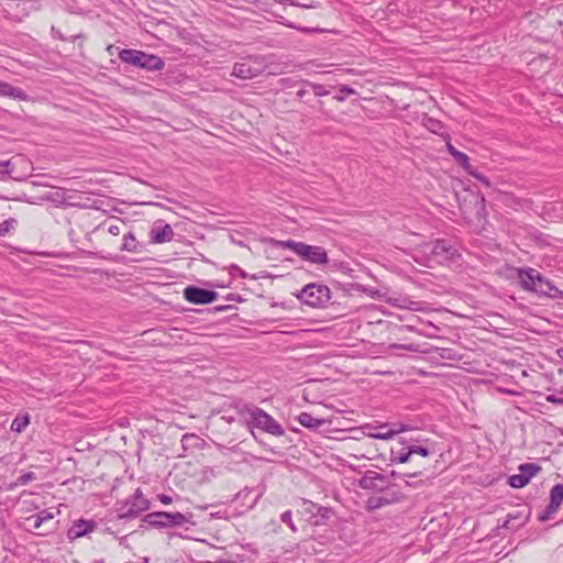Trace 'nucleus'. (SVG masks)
Wrapping results in <instances>:
<instances>
[{"instance_id": "obj_1", "label": "nucleus", "mask_w": 563, "mask_h": 563, "mask_svg": "<svg viewBox=\"0 0 563 563\" xmlns=\"http://www.w3.org/2000/svg\"><path fill=\"white\" fill-rule=\"evenodd\" d=\"M274 245L290 250L303 261L317 266H325L329 263L328 253L322 246L309 245L294 240L274 241Z\"/></svg>"}, {"instance_id": "obj_35", "label": "nucleus", "mask_w": 563, "mask_h": 563, "mask_svg": "<svg viewBox=\"0 0 563 563\" xmlns=\"http://www.w3.org/2000/svg\"><path fill=\"white\" fill-rule=\"evenodd\" d=\"M556 511H552L551 510V506L548 505V507L545 508L544 511H542L540 515H539V520L544 522L547 520H549Z\"/></svg>"}, {"instance_id": "obj_46", "label": "nucleus", "mask_w": 563, "mask_h": 563, "mask_svg": "<svg viewBox=\"0 0 563 563\" xmlns=\"http://www.w3.org/2000/svg\"><path fill=\"white\" fill-rule=\"evenodd\" d=\"M194 438V435L186 434L183 437V441H187L188 439Z\"/></svg>"}, {"instance_id": "obj_10", "label": "nucleus", "mask_w": 563, "mask_h": 563, "mask_svg": "<svg viewBox=\"0 0 563 563\" xmlns=\"http://www.w3.org/2000/svg\"><path fill=\"white\" fill-rule=\"evenodd\" d=\"M430 256L433 262L444 264L454 260L457 256V251L446 242L439 240L431 245Z\"/></svg>"}, {"instance_id": "obj_23", "label": "nucleus", "mask_w": 563, "mask_h": 563, "mask_svg": "<svg viewBox=\"0 0 563 563\" xmlns=\"http://www.w3.org/2000/svg\"><path fill=\"white\" fill-rule=\"evenodd\" d=\"M541 471V467L538 464L534 463H526L521 464L519 466V472L527 477V479L530 482V479L536 476Z\"/></svg>"}, {"instance_id": "obj_40", "label": "nucleus", "mask_w": 563, "mask_h": 563, "mask_svg": "<svg viewBox=\"0 0 563 563\" xmlns=\"http://www.w3.org/2000/svg\"><path fill=\"white\" fill-rule=\"evenodd\" d=\"M157 498L164 505H169L173 501L172 497L165 494H159Z\"/></svg>"}, {"instance_id": "obj_48", "label": "nucleus", "mask_w": 563, "mask_h": 563, "mask_svg": "<svg viewBox=\"0 0 563 563\" xmlns=\"http://www.w3.org/2000/svg\"><path fill=\"white\" fill-rule=\"evenodd\" d=\"M96 563H102V562H96Z\"/></svg>"}, {"instance_id": "obj_2", "label": "nucleus", "mask_w": 563, "mask_h": 563, "mask_svg": "<svg viewBox=\"0 0 563 563\" xmlns=\"http://www.w3.org/2000/svg\"><path fill=\"white\" fill-rule=\"evenodd\" d=\"M517 277L521 287L525 290L533 291L539 295L554 297L552 291L560 292L549 280L542 277V275L534 268H519L517 271Z\"/></svg>"}, {"instance_id": "obj_7", "label": "nucleus", "mask_w": 563, "mask_h": 563, "mask_svg": "<svg viewBox=\"0 0 563 563\" xmlns=\"http://www.w3.org/2000/svg\"><path fill=\"white\" fill-rule=\"evenodd\" d=\"M150 508V501L143 496L142 490L137 488L135 493L125 501L121 508L120 518H135L141 512Z\"/></svg>"}, {"instance_id": "obj_36", "label": "nucleus", "mask_w": 563, "mask_h": 563, "mask_svg": "<svg viewBox=\"0 0 563 563\" xmlns=\"http://www.w3.org/2000/svg\"><path fill=\"white\" fill-rule=\"evenodd\" d=\"M312 91L316 96H327L329 93L328 90L322 85L313 84L311 85Z\"/></svg>"}, {"instance_id": "obj_20", "label": "nucleus", "mask_w": 563, "mask_h": 563, "mask_svg": "<svg viewBox=\"0 0 563 563\" xmlns=\"http://www.w3.org/2000/svg\"><path fill=\"white\" fill-rule=\"evenodd\" d=\"M121 251L130 253H136L139 251V242L136 241L133 232H128L123 235Z\"/></svg>"}, {"instance_id": "obj_26", "label": "nucleus", "mask_w": 563, "mask_h": 563, "mask_svg": "<svg viewBox=\"0 0 563 563\" xmlns=\"http://www.w3.org/2000/svg\"><path fill=\"white\" fill-rule=\"evenodd\" d=\"M387 504H389V500L384 497H375L368 499V508L371 509H377Z\"/></svg>"}, {"instance_id": "obj_27", "label": "nucleus", "mask_w": 563, "mask_h": 563, "mask_svg": "<svg viewBox=\"0 0 563 563\" xmlns=\"http://www.w3.org/2000/svg\"><path fill=\"white\" fill-rule=\"evenodd\" d=\"M16 224V220L13 218H10L5 220L4 222L0 223V235H3L8 233L10 230L14 228Z\"/></svg>"}, {"instance_id": "obj_42", "label": "nucleus", "mask_w": 563, "mask_h": 563, "mask_svg": "<svg viewBox=\"0 0 563 563\" xmlns=\"http://www.w3.org/2000/svg\"><path fill=\"white\" fill-rule=\"evenodd\" d=\"M53 36L59 40H64V36L62 35L59 30H56L55 27H52Z\"/></svg>"}, {"instance_id": "obj_30", "label": "nucleus", "mask_w": 563, "mask_h": 563, "mask_svg": "<svg viewBox=\"0 0 563 563\" xmlns=\"http://www.w3.org/2000/svg\"><path fill=\"white\" fill-rule=\"evenodd\" d=\"M545 400L551 404L563 405V388L559 390L556 395H548Z\"/></svg>"}, {"instance_id": "obj_3", "label": "nucleus", "mask_w": 563, "mask_h": 563, "mask_svg": "<svg viewBox=\"0 0 563 563\" xmlns=\"http://www.w3.org/2000/svg\"><path fill=\"white\" fill-rule=\"evenodd\" d=\"M119 58L123 63L137 66L150 71L162 70L165 66V62L159 56L137 49H122L119 53Z\"/></svg>"}, {"instance_id": "obj_24", "label": "nucleus", "mask_w": 563, "mask_h": 563, "mask_svg": "<svg viewBox=\"0 0 563 563\" xmlns=\"http://www.w3.org/2000/svg\"><path fill=\"white\" fill-rule=\"evenodd\" d=\"M529 481L521 473L509 476L508 484L514 488L525 487Z\"/></svg>"}, {"instance_id": "obj_34", "label": "nucleus", "mask_w": 563, "mask_h": 563, "mask_svg": "<svg viewBox=\"0 0 563 563\" xmlns=\"http://www.w3.org/2000/svg\"><path fill=\"white\" fill-rule=\"evenodd\" d=\"M423 124L433 132H435L437 129L440 128V122L431 118H424Z\"/></svg>"}, {"instance_id": "obj_18", "label": "nucleus", "mask_w": 563, "mask_h": 563, "mask_svg": "<svg viewBox=\"0 0 563 563\" xmlns=\"http://www.w3.org/2000/svg\"><path fill=\"white\" fill-rule=\"evenodd\" d=\"M393 463H408L412 460V454L410 452L409 446L401 448L399 450H391V457Z\"/></svg>"}, {"instance_id": "obj_14", "label": "nucleus", "mask_w": 563, "mask_h": 563, "mask_svg": "<svg viewBox=\"0 0 563 563\" xmlns=\"http://www.w3.org/2000/svg\"><path fill=\"white\" fill-rule=\"evenodd\" d=\"M298 421L302 427L308 429H318L319 427L329 422L325 419L316 418L309 412H301L298 416Z\"/></svg>"}, {"instance_id": "obj_41", "label": "nucleus", "mask_w": 563, "mask_h": 563, "mask_svg": "<svg viewBox=\"0 0 563 563\" xmlns=\"http://www.w3.org/2000/svg\"><path fill=\"white\" fill-rule=\"evenodd\" d=\"M422 484H423V482H422V481H419V482H415V483H413V482H410V481H408V479H405V485H406L407 487H418V486H420V485H422Z\"/></svg>"}, {"instance_id": "obj_6", "label": "nucleus", "mask_w": 563, "mask_h": 563, "mask_svg": "<svg viewBox=\"0 0 563 563\" xmlns=\"http://www.w3.org/2000/svg\"><path fill=\"white\" fill-rule=\"evenodd\" d=\"M298 298L310 307H322L330 300L331 291L325 285L312 283L301 289Z\"/></svg>"}, {"instance_id": "obj_16", "label": "nucleus", "mask_w": 563, "mask_h": 563, "mask_svg": "<svg viewBox=\"0 0 563 563\" xmlns=\"http://www.w3.org/2000/svg\"><path fill=\"white\" fill-rule=\"evenodd\" d=\"M563 503V484H555L550 490V503L552 511H558Z\"/></svg>"}, {"instance_id": "obj_47", "label": "nucleus", "mask_w": 563, "mask_h": 563, "mask_svg": "<svg viewBox=\"0 0 563 563\" xmlns=\"http://www.w3.org/2000/svg\"><path fill=\"white\" fill-rule=\"evenodd\" d=\"M558 354H559V356H560V357L562 358V361H563V349L558 350Z\"/></svg>"}, {"instance_id": "obj_25", "label": "nucleus", "mask_w": 563, "mask_h": 563, "mask_svg": "<svg viewBox=\"0 0 563 563\" xmlns=\"http://www.w3.org/2000/svg\"><path fill=\"white\" fill-rule=\"evenodd\" d=\"M15 164V161L8 159V161H0V177L4 175H11L13 173V165Z\"/></svg>"}, {"instance_id": "obj_43", "label": "nucleus", "mask_w": 563, "mask_h": 563, "mask_svg": "<svg viewBox=\"0 0 563 563\" xmlns=\"http://www.w3.org/2000/svg\"><path fill=\"white\" fill-rule=\"evenodd\" d=\"M334 99H335L336 101H339V102H342V101H344V100H345V97H344V96H342V95H336V96H334Z\"/></svg>"}, {"instance_id": "obj_13", "label": "nucleus", "mask_w": 563, "mask_h": 563, "mask_svg": "<svg viewBox=\"0 0 563 563\" xmlns=\"http://www.w3.org/2000/svg\"><path fill=\"white\" fill-rule=\"evenodd\" d=\"M0 97H8L14 100H27V95L20 88L8 82L0 81Z\"/></svg>"}, {"instance_id": "obj_45", "label": "nucleus", "mask_w": 563, "mask_h": 563, "mask_svg": "<svg viewBox=\"0 0 563 563\" xmlns=\"http://www.w3.org/2000/svg\"><path fill=\"white\" fill-rule=\"evenodd\" d=\"M201 563H234V562H231V561H218V562L205 561V562H201Z\"/></svg>"}, {"instance_id": "obj_32", "label": "nucleus", "mask_w": 563, "mask_h": 563, "mask_svg": "<svg viewBox=\"0 0 563 563\" xmlns=\"http://www.w3.org/2000/svg\"><path fill=\"white\" fill-rule=\"evenodd\" d=\"M409 449H410L412 456L418 454V455L426 457L430 454L429 449H427L424 446L411 445V446H409Z\"/></svg>"}, {"instance_id": "obj_33", "label": "nucleus", "mask_w": 563, "mask_h": 563, "mask_svg": "<svg viewBox=\"0 0 563 563\" xmlns=\"http://www.w3.org/2000/svg\"><path fill=\"white\" fill-rule=\"evenodd\" d=\"M35 479V474L33 472H29V473H25L23 475H21L19 478H18V484L19 485H26L29 482Z\"/></svg>"}, {"instance_id": "obj_4", "label": "nucleus", "mask_w": 563, "mask_h": 563, "mask_svg": "<svg viewBox=\"0 0 563 563\" xmlns=\"http://www.w3.org/2000/svg\"><path fill=\"white\" fill-rule=\"evenodd\" d=\"M245 412L249 415L250 423L275 437L285 434V430L271 415L254 406H245Z\"/></svg>"}, {"instance_id": "obj_11", "label": "nucleus", "mask_w": 563, "mask_h": 563, "mask_svg": "<svg viewBox=\"0 0 563 563\" xmlns=\"http://www.w3.org/2000/svg\"><path fill=\"white\" fill-rule=\"evenodd\" d=\"M364 429H367V437L379 440H389L394 438L399 432L404 431V428L400 429H391L387 424H380L377 427L366 426Z\"/></svg>"}, {"instance_id": "obj_15", "label": "nucleus", "mask_w": 563, "mask_h": 563, "mask_svg": "<svg viewBox=\"0 0 563 563\" xmlns=\"http://www.w3.org/2000/svg\"><path fill=\"white\" fill-rule=\"evenodd\" d=\"M383 479L382 474L369 471L360 479V487L363 489H376L378 487L377 482H383Z\"/></svg>"}, {"instance_id": "obj_38", "label": "nucleus", "mask_w": 563, "mask_h": 563, "mask_svg": "<svg viewBox=\"0 0 563 563\" xmlns=\"http://www.w3.org/2000/svg\"><path fill=\"white\" fill-rule=\"evenodd\" d=\"M420 474H421L420 471L419 472H413V473H402V474L396 473V472L391 473L393 476H397V477H399L401 479H405V477H417Z\"/></svg>"}, {"instance_id": "obj_31", "label": "nucleus", "mask_w": 563, "mask_h": 563, "mask_svg": "<svg viewBox=\"0 0 563 563\" xmlns=\"http://www.w3.org/2000/svg\"><path fill=\"white\" fill-rule=\"evenodd\" d=\"M467 174H470L472 177H474L475 179L481 181L486 187H490L492 186V184L488 180V178L486 176H484L483 174L478 173L477 170H475L474 168L471 172H468Z\"/></svg>"}, {"instance_id": "obj_12", "label": "nucleus", "mask_w": 563, "mask_h": 563, "mask_svg": "<svg viewBox=\"0 0 563 563\" xmlns=\"http://www.w3.org/2000/svg\"><path fill=\"white\" fill-rule=\"evenodd\" d=\"M96 528V523L87 520H78L73 523V526L68 529V538L77 539L86 536L87 533L93 531Z\"/></svg>"}, {"instance_id": "obj_39", "label": "nucleus", "mask_w": 563, "mask_h": 563, "mask_svg": "<svg viewBox=\"0 0 563 563\" xmlns=\"http://www.w3.org/2000/svg\"><path fill=\"white\" fill-rule=\"evenodd\" d=\"M339 90H340V92H345V95H355L356 93V91L353 88H351L350 86H346V85H341L339 87Z\"/></svg>"}, {"instance_id": "obj_19", "label": "nucleus", "mask_w": 563, "mask_h": 563, "mask_svg": "<svg viewBox=\"0 0 563 563\" xmlns=\"http://www.w3.org/2000/svg\"><path fill=\"white\" fill-rule=\"evenodd\" d=\"M152 233L154 234L153 240L156 243L170 241L174 235V231L169 224H165L161 230H153Z\"/></svg>"}, {"instance_id": "obj_29", "label": "nucleus", "mask_w": 563, "mask_h": 563, "mask_svg": "<svg viewBox=\"0 0 563 563\" xmlns=\"http://www.w3.org/2000/svg\"><path fill=\"white\" fill-rule=\"evenodd\" d=\"M280 519L284 523H286L291 529L292 532L297 531V527L295 526V523L291 520V511L290 510L283 512L280 516Z\"/></svg>"}, {"instance_id": "obj_5", "label": "nucleus", "mask_w": 563, "mask_h": 563, "mask_svg": "<svg viewBox=\"0 0 563 563\" xmlns=\"http://www.w3.org/2000/svg\"><path fill=\"white\" fill-rule=\"evenodd\" d=\"M192 514H181V512H165V511H156L147 514L144 517V521L153 527H179L186 522H191Z\"/></svg>"}, {"instance_id": "obj_9", "label": "nucleus", "mask_w": 563, "mask_h": 563, "mask_svg": "<svg viewBox=\"0 0 563 563\" xmlns=\"http://www.w3.org/2000/svg\"><path fill=\"white\" fill-rule=\"evenodd\" d=\"M184 297L191 303L207 305L213 302L218 298V294L213 290L188 286L184 290Z\"/></svg>"}, {"instance_id": "obj_17", "label": "nucleus", "mask_w": 563, "mask_h": 563, "mask_svg": "<svg viewBox=\"0 0 563 563\" xmlns=\"http://www.w3.org/2000/svg\"><path fill=\"white\" fill-rule=\"evenodd\" d=\"M446 147L448 152L454 157L457 164H460L466 170V173L473 169V167L470 164V158L465 153L460 152L450 143H448Z\"/></svg>"}, {"instance_id": "obj_8", "label": "nucleus", "mask_w": 563, "mask_h": 563, "mask_svg": "<svg viewBox=\"0 0 563 563\" xmlns=\"http://www.w3.org/2000/svg\"><path fill=\"white\" fill-rule=\"evenodd\" d=\"M262 69L260 60L249 57L234 64L232 75L240 79H251L261 74Z\"/></svg>"}, {"instance_id": "obj_21", "label": "nucleus", "mask_w": 563, "mask_h": 563, "mask_svg": "<svg viewBox=\"0 0 563 563\" xmlns=\"http://www.w3.org/2000/svg\"><path fill=\"white\" fill-rule=\"evenodd\" d=\"M30 424V415H18L12 423H11V430L21 433L25 430V428Z\"/></svg>"}, {"instance_id": "obj_22", "label": "nucleus", "mask_w": 563, "mask_h": 563, "mask_svg": "<svg viewBox=\"0 0 563 563\" xmlns=\"http://www.w3.org/2000/svg\"><path fill=\"white\" fill-rule=\"evenodd\" d=\"M53 518L54 512L48 509H44L38 514L32 516L30 520H34L33 528L38 529L43 522L52 520Z\"/></svg>"}, {"instance_id": "obj_44", "label": "nucleus", "mask_w": 563, "mask_h": 563, "mask_svg": "<svg viewBox=\"0 0 563 563\" xmlns=\"http://www.w3.org/2000/svg\"><path fill=\"white\" fill-rule=\"evenodd\" d=\"M510 518H512L511 516H509V518L503 523V527L506 528V529H509V523H510Z\"/></svg>"}, {"instance_id": "obj_28", "label": "nucleus", "mask_w": 563, "mask_h": 563, "mask_svg": "<svg viewBox=\"0 0 563 563\" xmlns=\"http://www.w3.org/2000/svg\"><path fill=\"white\" fill-rule=\"evenodd\" d=\"M388 302L390 305H393L395 307H399V308H410V305L413 303L412 301H410L407 298H404V299H398V298L388 299Z\"/></svg>"}, {"instance_id": "obj_37", "label": "nucleus", "mask_w": 563, "mask_h": 563, "mask_svg": "<svg viewBox=\"0 0 563 563\" xmlns=\"http://www.w3.org/2000/svg\"><path fill=\"white\" fill-rule=\"evenodd\" d=\"M122 225H123V222H120V223H115V224H111L109 228H108V232L111 234V235H119L122 231Z\"/></svg>"}]
</instances>
